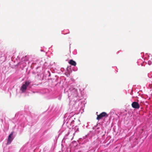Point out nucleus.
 <instances>
[{"mask_svg":"<svg viewBox=\"0 0 152 152\" xmlns=\"http://www.w3.org/2000/svg\"><path fill=\"white\" fill-rule=\"evenodd\" d=\"M30 82L29 81H26L25 83V84H23L21 86L20 90L22 92H23L26 91L27 89V87L30 84Z\"/></svg>","mask_w":152,"mask_h":152,"instance_id":"nucleus-1","label":"nucleus"},{"mask_svg":"<svg viewBox=\"0 0 152 152\" xmlns=\"http://www.w3.org/2000/svg\"><path fill=\"white\" fill-rule=\"evenodd\" d=\"M28 60V59H27L26 60H25L26 61H27Z\"/></svg>","mask_w":152,"mask_h":152,"instance_id":"nucleus-6","label":"nucleus"},{"mask_svg":"<svg viewBox=\"0 0 152 152\" xmlns=\"http://www.w3.org/2000/svg\"><path fill=\"white\" fill-rule=\"evenodd\" d=\"M108 115L105 112H103L99 115H97L96 119L99 120L101 119L102 117H108Z\"/></svg>","mask_w":152,"mask_h":152,"instance_id":"nucleus-3","label":"nucleus"},{"mask_svg":"<svg viewBox=\"0 0 152 152\" xmlns=\"http://www.w3.org/2000/svg\"><path fill=\"white\" fill-rule=\"evenodd\" d=\"M132 107L136 109H138L140 107V106L138 102H134L132 104Z\"/></svg>","mask_w":152,"mask_h":152,"instance_id":"nucleus-4","label":"nucleus"},{"mask_svg":"<svg viewBox=\"0 0 152 152\" xmlns=\"http://www.w3.org/2000/svg\"><path fill=\"white\" fill-rule=\"evenodd\" d=\"M13 132H12L9 135L7 139V142L6 144L7 145L10 144L13 140L14 137L13 136Z\"/></svg>","mask_w":152,"mask_h":152,"instance_id":"nucleus-2","label":"nucleus"},{"mask_svg":"<svg viewBox=\"0 0 152 152\" xmlns=\"http://www.w3.org/2000/svg\"><path fill=\"white\" fill-rule=\"evenodd\" d=\"M69 63L71 65L74 66H75L76 65V63L75 61L72 60H70L69 61Z\"/></svg>","mask_w":152,"mask_h":152,"instance_id":"nucleus-5","label":"nucleus"},{"mask_svg":"<svg viewBox=\"0 0 152 152\" xmlns=\"http://www.w3.org/2000/svg\"><path fill=\"white\" fill-rule=\"evenodd\" d=\"M27 57V56H25V57Z\"/></svg>","mask_w":152,"mask_h":152,"instance_id":"nucleus-7","label":"nucleus"}]
</instances>
